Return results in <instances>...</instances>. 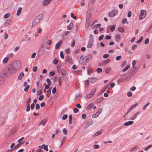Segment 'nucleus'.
Returning a JSON list of instances; mask_svg holds the SVG:
<instances>
[{
  "instance_id": "16",
  "label": "nucleus",
  "mask_w": 152,
  "mask_h": 152,
  "mask_svg": "<svg viewBox=\"0 0 152 152\" xmlns=\"http://www.w3.org/2000/svg\"><path fill=\"white\" fill-rule=\"evenodd\" d=\"M62 42L61 41H60L56 44L55 47L56 49H58L59 48L61 45Z\"/></svg>"
},
{
  "instance_id": "36",
  "label": "nucleus",
  "mask_w": 152,
  "mask_h": 152,
  "mask_svg": "<svg viewBox=\"0 0 152 152\" xmlns=\"http://www.w3.org/2000/svg\"><path fill=\"white\" fill-rule=\"evenodd\" d=\"M10 16V13H8L5 14L4 15V18H9Z\"/></svg>"
},
{
  "instance_id": "3",
  "label": "nucleus",
  "mask_w": 152,
  "mask_h": 152,
  "mask_svg": "<svg viewBox=\"0 0 152 152\" xmlns=\"http://www.w3.org/2000/svg\"><path fill=\"white\" fill-rule=\"evenodd\" d=\"M40 20V19L39 16H37L36 17L33 21L31 25V27L35 26L38 24Z\"/></svg>"
},
{
  "instance_id": "45",
  "label": "nucleus",
  "mask_w": 152,
  "mask_h": 152,
  "mask_svg": "<svg viewBox=\"0 0 152 152\" xmlns=\"http://www.w3.org/2000/svg\"><path fill=\"white\" fill-rule=\"evenodd\" d=\"M67 116H67V115L64 114L63 115V116L62 117V119L64 120H65L67 118Z\"/></svg>"
},
{
  "instance_id": "8",
  "label": "nucleus",
  "mask_w": 152,
  "mask_h": 152,
  "mask_svg": "<svg viewBox=\"0 0 152 152\" xmlns=\"http://www.w3.org/2000/svg\"><path fill=\"white\" fill-rule=\"evenodd\" d=\"M65 60L69 64H73V61L72 59L70 58L69 56H67L65 57Z\"/></svg>"
},
{
  "instance_id": "56",
  "label": "nucleus",
  "mask_w": 152,
  "mask_h": 152,
  "mask_svg": "<svg viewBox=\"0 0 152 152\" xmlns=\"http://www.w3.org/2000/svg\"><path fill=\"white\" fill-rule=\"evenodd\" d=\"M40 106L39 104L37 103L36 104L35 106V108L37 110H38L39 109Z\"/></svg>"
},
{
  "instance_id": "15",
  "label": "nucleus",
  "mask_w": 152,
  "mask_h": 152,
  "mask_svg": "<svg viewBox=\"0 0 152 152\" xmlns=\"http://www.w3.org/2000/svg\"><path fill=\"white\" fill-rule=\"evenodd\" d=\"M89 80L91 83H93L96 81V79L93 77H90L89 78Z\"/></svg>"
},
{
  "instance_id": "23",
  "label": "nucleus",
  "mask_w": 152,
  "mask_h": 152,
  "mask_svg": "<svg viewBox=\"0 0 152 152\" xmlns=\"http://www.w3.org/2000/svg\"><path fill=\"white\" fill-rule=\"evenodd\" d=\"M94 105L93 103L90 104L87 107V109L88 110H90L91 109Z\"/></svg>"
},
{
  "instance_id": "14",
  "label": "nucleus",
  "mask_w": 152,
  "mask_h": 152,
  "mask_svg": "<svg viewBox=\"0 0 152 152\" xmlns=\"http://www.w3.org/2000/svg\"><path fill=\"white\" fill-rule=\"evenodd\" d=\"M139 114V112H136L135 114H134L132 116V117H131L130 119L132 120H134L135 118L137 115H138Z\"/></svg>"
},
{
  "instance_id": "32",
  "label": "nucleus",
  "mask_w": 152,
  "mask_h": 152,
  "mask_svg": "<svg viewBox=\"0 0 152 152\" xmlns=\"http://www.w3.org/2000/svg\"><path fill=\"white\" fill-rule=\"evenodd\" d=\"M69 124H71L72 123V115H70L69 116Z\"/></svg>"
},
{
  "instance_id": "53",
  "label": "nucleus",
  "mask_w": 152,
  "mask_h": 152,
  "mask_svg": "<svg viewBox=\"0 0 152 152\" xmlns=\"http://www.w3.org/2000/svg\"><path fill=\"white\" fill-rule=\"evenodd\" d=\"M56 89L55 87H54L52 90V92L53 94H54L56 91Z\"/></svg>"
},
{
  "instance_id": "62",
  "label": "nucleus",
  "mask_w": 152,
  "mask_h": 152,
  "mask_svg": "<svg viewBox=\"0 0 152 152\" xmlns=\"http://www.w3.org/2000/svg\"><path fill=\"white\" fill-rule=\"evenodd\" d=\"M109 55L108 54H105L103 56V58H106L109 56Z\"/></svg>"
},
{
  "instance_id": "42",
  "label": "nucleus",
  "mask_w": 152,
  "mask_h": 152,
  "mask_svg": "<svg viewBox=\"0 0 152 152\" xmlns=\"http://www.w3.org/2000/svg\"><path fill=\"white\" fill-rule=\"evenodd\" d=\"M62 76H63V78L64 80H68V78L67 76V75L66 74Z\"/></svg>"
},
{
  "instance_id": "28",
  "label": "nucleus",
  "mask_w": 152,
  "mask_h": 152,
  "mask_svg": "<svg viewBox=\"0 0 152 152\" xmlns=\"http://www.w3.org/2000/svg\"><path fill=\"white\" fill-rule=\"evenodd\" d=\"M110 30L112 31H113L115 28V27L114 25L110 26L109 28Z\"/></svg>"
},
{
  "instance_id": "5",
  "label": "nucleus",
  "mask_w": 152,
  "mask_h": 152,
  "mask_svg": "<svg viewBox=\"0 0 152 152\" xmlns=\"http://www.w3.org/2000/svg\"><path fill=\"white\" fill-rule=\"evenodd\" d=\"M118 13V11L116 10H113L108 14L109 16L113 17L116 15Z\"/></svg>"
},
{
  "instance_id": "1",
  "label": "nucleus",
  "mask_w": 152,
  "mask_h": 152,
  "mask_svg": "<svg viewBox=\"0 0 152 152\" xmlns=\"http://www.w3.org/2000/svg\"><path fill=\"white\" fill-rule=\"evenodd\" d=\"M15 72V69L11 66L5 68L3 71V74L7 76H10Z\"/></svg>"
},
{
  "instance_id": "48",
  "label": "nucleus",
  "mask_w": 152,
  "mask_h": 152,
  "mask_svg": "<svg viewBox=\"0 0 152 152\" xmlns=\"http://www.w3.org/2000/svg\"><path fill=\"white\" fill-rule=\"evenodd\" d=\"M149 42V39L148 38L146 39L145 41V44H148Z\"/></svg>"
},
{
  "instance_id": "43",
  "label": "nucleus",
  "mask_w": 152,
  "mask_h": 152,
  "mask_svg": "<svg viewBox=\"0 0 152 152\" xmlns=\"http://www.w3.org/2000/svg\"><path fill=\"white\" fill-rule=\"evenodd\" d=\"M30 110V104H28L26 107V111L27 112H28Z\"/></svg>"
},
{
  "instance_id": "12",
  "label": "nucleus",
  "mask_w": 152,
  "mask_h": 152,
  "mask_svg": "<svg viewBox=\"0 0 152 152\" xmlns=\"http://www.w3.org/2000/svg\"><path fill=\"white\" fill-rule=\"evenodd\" d=\"M104 99V98L103 97H101L98 99H97L96 101V103L98 104L102 102Z\"/></svg>"
},
{
  "instance_id": "29",
  "label": "nucleus",
  "mask_w": 152,
  "mask_h": 152,
  "mask_svg": "<svg viewBox=\"0 0 152 152\" xmlns=\"http://www.w3.org/2000/svg\"><path fill=\"white\" fill-rule=\"evenodd\" d=\"M96 91V89L95 88L93 89L91 91L90 94L92 96H93Z\"/></svg>"
},
{
  "instance_id": "26",
  "label": "nucleus",
  "mask_w": 152,
  "mask_h": 152,
  "mask_svg": "<svg viewBox=\"0 0 152 152\" xmlns=\"http://www.w3.org/2000/svg\"><path fill=\"white\" fill-rule=\"evenodd\" d=\"M73 26V24L72 23H71L67 26V29L68 30L71 29Z\"/></svg>"
},
{
  "instance_id": "41",
  "label": "nucleus",
  "mask_w": 152,
  "mask_h": 152,
  "mask_svg": "<svg viewBox=\"0 0 152 152\" xmlns=\"http://www.w3.org/2000/svg\"><path fill=\"white\" fill-rule=\"evenodd\" d=\"M96 71L98 73H100L102 72V68H98L97 69Z\"/></svg>"
},
{
  "instance_id": "59",
  "label": "nucleus",
  "mask_w": 152,
  "mask_h": 152,
  "mask_svg": "<svg viewBox=\"0 0 152 152\" xmlns=\"http://www.w3.org/2000/svg\"><path fill=\"white\" fill-rule=\"evenodd\" d=\"M142 36H141V37H140V39L139 40H138L137 41V43H140V42H141L142 41Z\"/></svg>"
},
{
  "instance_id": "61",
  "label": "nucleus",
  "mask_w": 152,
  "mask_h": 152,
  "mask_svg": "<svg viewBox=\"0 0 152 152\" xmlns=\"http://www.w3.org/2000/svg\"><path fill=\"white\" fill-rule=\"evenodd\" d=\"M20 49V47L19 46L17 47H15L14 49V52H16L18 50Z\"/></svg>"
},
{
  "instance_id": "33",
  "label": "nucleus",
  "mask_w": 152,
  "mask_h": 152,
  "mask_svg": "<svg viewBox=\"0 0 152 152\" xmlns=\"http://www.w3.org/2000/svg\"><path fill=\"white\" fill-rule=\"evenodd\" d=\"M130 67L129 65H127L126 67L124 69H123L122 70L123 72H125L126 70H127Z\"/></svg>"
},
{
  "instance_id": "31",
  "label": "nucleus",
  "mask_w": 152,
  "mask_h": 152,
  "mask_svg": "<svg viewBox=\"0 0 152 152\" xmlns=\"http://www.w3.org/2000/svg\"><path fill=\"white\" fill-rule=\"evenodd\" d=\"M10 20H7L6 21L5 23H4V24L5 25L8 26L10 24Z\"/></svg>"
},
{
  "instance_id": "11",
  "label": "nucleus",
  "mask_w": 152,
  "mask_h": 152,
  "mask_svg": "<svg viewBox=\"0 0 152 152\" xmlns=\"http://www.w3.org/2000/svg\"><path fill=\"white\" fill-rule=\"evenodd\" d=\"M47 121L46 118L42 120L39 124V125H42L44 126Z\"/></svg>"
},
{
  "instance_id": "51",
  "label": "nucleus",
  "mask_w": 152,
  "mask_h": 152,
  "mask_svg": "<svg viewBox=\"0 0 152 152\" xmlns=\"http://www.w3.org/2000/svg\"><path fill=\"white\" fill-rule=\"evenodd\" d=\"M60 57L61 58L63 59L64 58L63 51H61L60 52Z\"/></svg>"
},
{
  "instance_id": "60",
  "label": "nucleus",
  "mask_w": 152,
  "mask_h": 152,
  "mask_svg": "<svg viewBox=\"0 0 152 152\" xmlns=\"http://www.w3.org/2000/svg\"><path fill=\"white\" fill-rule=\"evenodd\" d=\"M24 138V137H22L21 138L19 139L17 141L19 143L20 142L23 140Z\"/></svg>"
},
{
  "instance_id": "58",
  "label": "nucleus",
  "mask_w": 152,
  "mask_h": 152,
  "mask_svg": "<svg viewBox=\"0 0 152 152\" xmlns=\"http://www.w3.org/2000/svg\"><path fill=\"white\" fill-rule=\"evenodd\" d=\"M79 111V110L76 107L74 108L73 110V112L75 113H77Z\"/></svg>"
},
{
  "instance_id": "13",
  "label": "nucleus",
  "mask_w": 152,
  "mask_h": 152,
  "mask_svg": "<svg viewBox=\"0 0 152 152\" xmlns=\"http://www.w3.org/2000/svg\"><path fill=\"white\" fill-rule=\"evenodd\" d=\"M24 75V74L23 72H20L18 77V79L20 80L22 79V77Z\"/></svg>"
},
{
  "instance_id": "6",
  "label": "nucleus",
  "mask_w": 152,
  "mask_h": 152,
  "mask_svg": "<svg viewBox=\"0 0 152 152\" xmlns=\"http://www.w3.org/2000/svg\"><path fill=\"white\" fill-rule=\"evenodd\" d=\"M21 64L20 62L17 61L15 65L14 66H12L16 71L17 70L19 69L21 67Z\"/></svg>"
},
{
  "instance_id": "34",
  "label": "nucleus",
  "mask_w": 152,
  "mask_h": 152,
  "mask_svg": "<svg viewBox=\"0 0 152 152\" xmlns=\"http://www.w3.org/2000/svg\"><path fill=\"white\" fill-rule=\"evenodd\" d=\"M138 147L137 146H136L130 149V151L131 152L134 151L136 149H138Z\"/></svg>"
},
{
  "instance_id": "22",
  "label": "nucleus",
  "mask_w": 152,
  "mask_h": 152,
  "mask_svg": "<svg viewBox=\"0 0 152 152\" xmlns=\"http://www.w3.org/2000/svg\"><path fill=\"white\" fill-rule=\"evenodd\" d=\"M58 80L59 82V86H60L63 82L62 77H59L58 78Z\"/></svg>"
},
{
  "instance_id": "50",
  "label": "nucleus",
  "mask_w": 152,
  "mask_h": 152,
  "mask_svg": "<svg viewBox=\"0 0 152 152\" xmlns=\"http://www.w3.org/2000/svg\"><path fill=\"white\" fill-rule=\"evenodd\" d=\"M121 58V56H119L116 57L115 59L117 61L119 60Z\"/></svg>"
},
{
  "instance_id": "17",
  "label": "nucleus",
  "mask_w": 152,
  "mask_h": 152,
  "mask_svg": "<svg viewBox=\"0 0 152 152\" xmlns=\"http://www.w3.org/2000/svg\"><path fill=\"white\" fill-rule=\"evenodd\" d=\"M93 42L92 41H90L88 43L87 45V48H91L93 46Z\"/></svg>"
},
{
  "instance_id": "39",
  "label": "nucleus",
  "mask_w": 152,
  "mask_h": 152,
  "mask_svg": "<svg viewBox=\"0 0 152 152\" xmlns=\"http://www.w3.org/2000/svg\"><path fill=\"white\" fill-rule=\"evenodd\" d=\"M118 30L119 31L122 33L124 32V29L123 28L121 27L118 28Z\"/></svg>"
},
{
  "instance_id": "47",
  "label": "nucleus",
  "mask_w": 152,
  "mask_h": 152,
  "mask_svg": "<svg viewBox=\"0 0 152 152\" xmlns=\"http://www.w3.org/2000/svg\"><path fill=\"white\" fill-rule=\"evenodd\" d=\"M104 37V35L103 34L101 35L100 36L99 38V41L102 40Z\"/></svg>"
},
{
  "instance_id": "24",
  "label": "nucleus",
  "mask_w": 152,
  "mask_h": 152,
  "mask_svg": "<svg viewBox=\"0 0 152 152\" xmlns=\"http://www.w3.org/2000/svg\"><path fill=\"white\" fill-rule=\"evenodd\" d=\"M51 89H49L47 91L46 96L47 97H49L50 96V94H51Z\"/></svg>"
},
{
  "instance_id": "63",
  "label": "nucleus",
  "mask_w": 152,
  "mask_h": 152,
  "mask_svg": "<svg viewBox=\"0 0 152 152\" xmlns=\"http://www.w3.org/2000/svg\"><path fill=\"white\" fill-rule=\"evenodd\" d=\"M110 70V68H107L105 70V72L106 73H108Z\"/></svg>"
},
{
  "instance_id": "64",
  "label": "nucleus",
  "mask_w": 152,
  "mask_h": 152,
  "mask_svg": "<svg viewBox=\"0 0 152 152\" xmlns=\"http://www.w3.org/2000/svg\"><path fill=\"white\" fill-rule=\"evenodd\" d=\"M99 145H94V148L95 149L98 148H99Z\"/></svg>"
},
{
  "instance_id": "35",
  "label": "nucleus",
  "mask_w": 152,
  "mask_h": 152,
  "mask_svg": "<svg viewBox=\"0 0 152 152\" xmlns=\"http://www.w3.org/2000/svg\"><path fill=\"white\" fill-rule=\"evenodd\" d=\"M139 19L140 20L142 19V10L141 11V13L139 17Z\"/></svg>"
},
{
  "instance_id": "21",
  "label": "nucleus",
  "mask_w": 152,
  "mask_h": 152,
  "mask_svg": "<svg viewBox=\"0 0 152 152\" xmlns=\"http://www.w3.org/2000/svg\"><path fill=\"white\" fill-rule=\"evenodd\" d=\"M22 8L21 7H20L18 8V9L17 10V13L16 14V15H17L19 16L20 15L21 12L22 11Z\"/></svg>"
},
{
  "instance_id": "38",
  "label": "nucleus",
  "mask_w": 152,
  "mask_h": 152,
  "mask_svg": "<svg viewBox=\"0 0 152 152\" xmlns=\"http://www.w3.org/2000/svg\"><path fill=\"white\" fill-rule=\"evenodd\" d=\"M110 61V59H106L104 62H103L104 64L105 65V64H107V63H108Z\"/></svg>"
},
{
  "instance_id": "19",
  "label": "nucleus",
  "mask_w": 152,
  "mask_h": 152,
  "mask_svg": "<svg viewBox=\"0 0 152 152\" xmlns=\"http://www.w3.org/2000/svg\"><path fill=\"white\" fill-rule=\"evenodd\" d=\"M23 143H24V142H22L19 143L18 144L16 145L13 148L14 149V150L15 149H17L18 148H19V147H20L21 146V145L23 144Z\"/></svg>"
},
{
  "instance_id": "4",
  "label": "nucleus",
  "mask_w": 152,
  "mask_h": 152,
  "mask_svg": "<svg viewBox=\"0 0 152 152\" xmlns=\"http://www.w3.org/2000/svg\"><path fill=\"white\" fill-rule=\"evenodd\" d=\"M102 108H99L95 114L93 115L92 117L93 118H95L97 117L99 114L101 113L102 110Z\"/></svg>"
},
{
  "instance_id": "40",
  "label": "nucleus",
  "mask_w": 152,
  "mask_h": 152,
  "mask_svg": "<svg viewBox=\"0 0 152 152\" xmlns=\"http://www.w3.org/2000/svg\"><path fill=\"white\" fill-rule=\"evenodd\" d=\"M30 88V86L29 85H27L26 87L24 89V91L25 92H27L28 91V89Z\"/></svg>"
},
{
  "instance_id": "54",
  "label": "nucleus",
  "mask_w": 152,
  "mask_h": 152,
  "mask_svg": "<svg viewBox=\"0 0 152 152\" xmlns=\"http://www.w3.org/2000/svg\"><path fill=\"white\" fill-rule=\"evenodd\" d=\"M66 137H64L61 141V145L63 144L64 142V140L66 139Z\"/></svg>"
},
{
  "instance_id": "20",
  "label": "nucleus",
  "mask_w": 152,
  "mask_h": 152,
  "mask_svg": "<svg viewBox=\"0 0 152 152\" xmlns=\"http://www.w3.org/2000/svg\"><path fill=\"white\" fill-rule=\"evenodd\" d=\"M134 123V122L132 121H129L125 123L124 124V125L125 126H129L130 125H131L133 124Z\"/></svg>"
},
{
  "instance_id": "27",
  "label": "nucleus",
  "mask_w": 152,
  "mask_h": 152,
  "mask_svg": "<svg viewBox=\"0 0 152 152\" xmlns=\"http://www.w3.org/2000/svg\"><path fill=\"white\" fill-rule=\"evenodd\" d=\"M88 71V74L89 75H91L93 72L92 69L90 66L89 67Z\"/></svg>"
},
{
  "instance_id": "10",
  "label": "nucleus",
  "mask_w": 152,
  "mask_h": 152,
  "mask_svg": "<svg viewBox=\"0 0 152 152\" xmlns=\"http://www.w3.org/2000/svg\"><path fill=\"white\" fill-rule=\"evenodd\" d=\"M138 104V103H137L131 105V107L129 108L128 111L127 112L126 114H128L129 112H130L134 108L136 107Z\"/></svg>"
},
{
  "instance_id": "57",
  "label": "nucleus",
  "mask_w": 152,
  "mask_h": 152,
  "mask_svg": "<svg viewBox=\"0 0 152 152\" xmlns=\"http://www.w3.org/2000/svg\"><path fill=\"white\" fill-rule=\"evenodd\" d=\"M136 61L134 60H133L132 61V66L133 67H134V66L136 64Z\"/></svg>"
},
{
  "instance_id": "30",
  "label": "nucleus",
  "mask_w": 152,
  "mask_h": 152,
  "mask_svg": "<svg viewBox=\"0 0 152 152\" xmlns=\"http://www.w3.org/2000/svg\"><path fill=\"white\" fill-rule=\"evenodd\" d=\"M42 89H39V90H37V94L38 95H39L42 93Z\"/></svg>"
},
{
  "instance_id": "18",
  "label": "nucleus",
  "mask_w": 152,
  "mask_h": 152,
  "mask_svg": "<svg viewBox=\"0 0 152 152\" xmlns=\"http://www.w3.org/2000/svg\"><path fill=\"white\" fill-rule=\"evenodd\" d=\"M102 130L96 132V133H95L93 135V137H96V136L100 135L102 134Z\"/></svg>"
},
{
  "instance_id": "46",
  "label": "nucleus",
  "mask_w": 152,
  "mask_h": 152,
  "mask_svg": "<svg viewBox=\"0 0 152 152\" xmlns=\"http://www.w3.org/2000/svg\"><path fill=\"white\" fill-rule=\"evenodd\" d=\"M44 98V96L42 95H40L38 98V99L39 101L42 100Z\"/></svg>"
},
{
  "instance_id": "2",
  "label": "nucleus",
  "mask_w": 152,
  "mask_h": 152,
  "mask_svg": "<svg viewBox=\"0 0 152 152\" xmlns=\"http://www.w3.org/2000/svg\"><path fill=\"white\" fill-rule=\"evenodd\" d=\"M92 55L90 54L84 57L82 59L83 62H81L80 61H79L81 64H83V63H86L88 62L92 58Z\"/></svg>"
},
{
  "instance_id": "49",
  "label": "nucleus",
  "mask_w": 152,
  "mask_h": 152,
  "mask_svg": "<svg viewBox=\"0 0 152 152\" xmlns=\"http://www.w3.org/2000/svg\"><path fill=\"white\" fill-rule=\"evenodd\" d=\"M44 147V149L46 151H48V146L47 145H45V146H43Z\"/></svg>"
},
{
  "instance_id": "44",
  "label": "nucleus",
  "mask_w": 152,
  "mask_h": 152,
  "mask_svg": "<svg viewBox=\"0 0 152 152\" xmlns=\"http://www.w3.org/2000/svg\"><path fill=\"white\" fill-rule=\"evenodd\" d=\"M150 104V102H148L145 105H144V106L143 107V110H145L146 108Z\"/></svg>"
},
{
  "instance_id": "55",
  "label": "nucleus",
  "mask_w": 152,
  "mask_h": 152,
  "mask_svg": "<svg viewBox=\"0 0 152 152\" xmlns=\"http://www.w3.org/2000/svg\"><path fill=\"white\" fill-rule=\"evenodd\" d=\"M63 132L64 134H66L67 132V131L65 128H64L63 129Z\"/></svg>"
},
{
  "instance_id": "9",
  "label": "nucleus",
  "mask_w": 152,
  "mask_h": 152,
  "mask_svg": "<svg viewBox=\"0 0 152 152\" xmlns=\"http://www.w3.org/2000/svg\"><path fill=\"white\" fill-rule=\"evenodd\" d=\"M53 0H44L42 3L44 6H46L49 4Z\"/></svg>"
},
{
  "instance_id": "25",
  "label": "nucleus",
  "mask_w": 152,
  "mask_h": 152,
  "mask_svg": "<svg viewBox=\"0 0 152 152\" xmlns=\"http://www.w3.org/2000/svg\"><path fill=\"white\" fill-rule=\"evenodd\" d=\"M9 59V58L8 57H5L4 59H3V63H7L8 60Z\"/></svg>"
},
{
  "instance_id": "52",
  "label": "nucleus",
  "mask_w": 152,
  "mask_h": 152,
  "mask_svg": "<svg viewBox=\"0 0 152 152\" xmlns=\"http://www.w3.org/2000/svg\"><path fill=\"white\" fill-rule=\"evenodd\" d=\"M61 74L62 75V76L64 75H65V73L66 72V71L64 69H62L61 70Z\"/></svg>"
},
{
  "instance_id": "7",
  "label": "nucleus",
  "mask_w": 152,
  "mask_h": 152,
  "mask_svg": "<svg viewBox=\"0 0 152 152\" xmlns=\"http://www.w3.org/2000/svg\"><path fill=\"white\" fill-rule=\"evenodd\" d=\"M92 18V15L91 13H88L86 17V22L90 23Z\"/></svg>"
},
{
  "instance_id": "37",
  "label": "nucleus",
  "mask_w": 152,
  "mask_h": 152,
  "mask_svg": "<svg viewBox=\"0 0 152 152\" xmlns=\"http://www.w3.org/2000/svg\"><path fill=\"white\" fill-rule=\"evenodd\" d=\"M122 23H126L127 24H128L129 23V22L127 21V19L126 18H124L123 20Z\"/></svg>"
}]
</instances>
